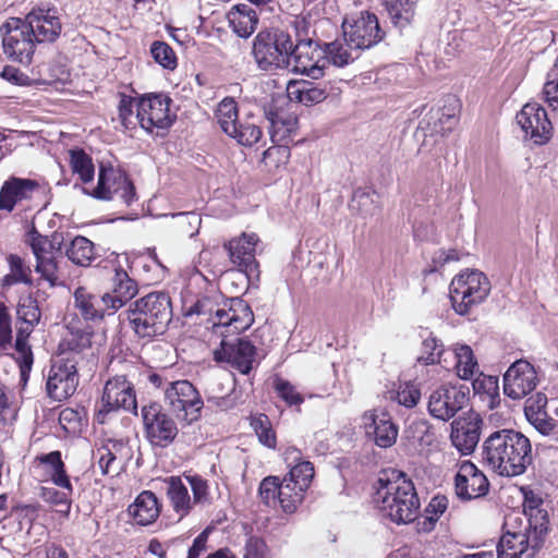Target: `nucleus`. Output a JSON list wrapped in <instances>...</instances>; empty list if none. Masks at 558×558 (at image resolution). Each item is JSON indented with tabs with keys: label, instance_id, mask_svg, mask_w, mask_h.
<instances>
[{
	"label": "nucleus",
	"instance_id": "nucleus-56",
	"mask_svg": "<svg viewBox=\"0 0 558 558\" xmlns=\"http://www.w3.org/2000/svg\"><path fill=\"white\" fill-rule=\"evenodd\" d=\"M243 558H269V549L266 542L256 535H250L242 550Z\"/></svg>",
	"mask_w": 558,
	"mask_h": 558
},
{
	"label": "nucleus",
	"instance_id": "nucleus-19",
	"mask_svg": "<svg viewBox=\"0 0 558 558\" xmlns=\"http://www.w3.org/2000/svg\"><path fill=\"white\" fill-rule=\"evenodd\" d=\"M326 65L325 50L318 41L293 44L290 66L294 72L317 80L324 75Z\"/></svg>",
	"mask_w": 558,
	"mask_h": 558
},
{
	"label": "nucleus",
	"instance_id": "nucleus-55",
	"mask_svg": "<svg viewBox=\"0 0 558 558\" xmlns=\"http://www.w3.org/2000/svg\"><path fill=\"white\" fill-rule=\"evenodd\" d=\"M150 53L154 60L166 69H173L177 64V58L172 48L162 41H155L151 45Z\"/></svg>",
	"mask_w": 558,
	"mask_h": 558
},
{
	"label": "nucleus",
	"instance_id": "nucleus-50",
	"mask_svg": "<svg viewBox=\"0 0 558 558\" xmlns=\"http://www.w3.org/2000/svg\"><path fill=\"white\" fill-rule=\"evenodd\" d=\"M290 158V149L284 145H276L263 154V162L269 171H276L286 166Z\"/></svg>",
	"mask_w": 558,
	"mask_h": 558
},
{
	"label": "nucleus",
	"instance_id": "nucleus-42",
	"mask_svg": "<svg viewBox=\"0 0 558 558\" xmlns=\"http://www.w3.org/2000/svg\"><path fill=\"white\" fill-rule=\"evenodd\" d=\"M305 492L306 489L300 487L298 484H294L291 481H288L287 477H284L281 481L278 497V502L280 504L282 510L287 513H293L303 501Z\"/></svg>",
	"mask_w": 558,
	"mask_h": 558
},
{
	"label": "nucleus",
	"instance_id": "nucleus-18",
	"mask_svg": "<svg viewBox=\"0 0 558 558\" xmlns=\"http://www.w3.org/2000/svg\"><path fill=\"white\" fill-rule=\"evenodd\" d=\"M77 361L65 357L54 363L48 375L47 392L50 398L62 401L71 397L78 385Z\"/></svg>",
	"mask_w": 558,
	"mask_h": 558
},
{
	"label": "nucleus",
	"instance_id": "nucleus-8",
	"mask_svg": "<svg viewBox=\"0 0 558 558\" xmlns=\"http://www.w3.org/2000/svg\"><path fill=\"white\" fill-rule=\"evenodd\" d=\"M163 402L181 427L191 426L202 416L204 401L192 383L173 380L165 388Z\"/></svg>",
	"mask_w": 558,
	"mask_h": 558
},
{
	"label": "nucleus",
	"instance_id": "nucleus-10",
	"mask_svg": "<svg viewBox=\"0 0 558 558\" xmlns=\"http://www.w3.org/2000/svg\"><path fill=\"white\" fill-rule=\"evenodd\" d=\"M144 434L153 447L166 448L171 445L179 434V422L155 401L144 404L141 409Z\"/></svg>",
	"mask_w": 558,
	"mask_h": 558
},
{
	"label": "nucleus",
	"instance_id": "nucleus-37",
	"mask_svg": "<svg viewBox=\"0 0 558 558\" xmlns=\"http://www.w3.org/2000/svg\"><path fill=\"white\" fill-rule=\"evenodd\" d=\"M327 64L332 63L336 66H344L359 57L360 49L353 48L350 41L344 37L326 44L324 47Z\"/></svg>",
	"mask_w": 558,
	"mask_h": 558
},
{
	"label": "nucleus",
	"instance_id": "nucleus-2",
	"mask_svg": "<svg viewBox=\"0 0 558 558\" xmlns=\"http://www.w3.org/2000/svg\"><path fill=\"white\" fill-rule=\"evenodd\" d=\"M482 459L488 469L500 476H519L533 462L532 445L521 432L499 429L483 441Z\"/></svg>",
	"mask_w": 558,
	"mask_h": 558
},
{
	"label": "nucleus",
	"instance_id": "nucleus-4",
	"mask_svg": "<svg viewBox=\"0 0 558 558\" xmlns=\"http://www.w3.org/2000/svg\"><path fill=\"white\" fill-rule=\"evenodd\" d=\"M125 314L138 337L153 338L162 335L171 320V302L167 294L153 292L132 303Z\"/></svg>",
	"mask_w": 558,
	"mask_h": 558
},
{
	"label": "nucleus",
	"instance_id": "nucleus-33",
	"mask_svg": "<svg viewBox=\"0 0 558 558\" xmlns=\"http://www.w3.org/2000/svg\"><path fill=\"white\" fill-rule=\"evenodd\" d=\"M229 26L242 38L250 37L256 29L258 16L256 11L247 4H238L227 14Z\"/></svg>",
	"mask_w": 558,
	"mask_h": 558
},
{
	"label": "nucleus",
	"instance_id": "nucleus-12",
	"mask_svg": "<svg viewBox=\"0 0 558 558\" xmlns=\"http://www.w3.org/2000/svg\"><path fill=\"white\" fill-rule=\"evenodd\" d=\"M119 409L137 412L133 384L124 375H118L107 380L101 400L96 405L95 420L97 423L104 424L107 416Z\"/></svg>",
	"mask_w": 558,
	"mask_h": 558
},
{
	"label": "nucleus",
	"instance_id": "nucleus-60",
	"mask_svg": "<svg viewBox=\"0 0 558 558\" xmlns=\"http://www.w3.org/2000/svg\"><path fill=\"white\" fill-rule=\"evenodd\" d=\"M15 349L17 353V362L21 369V375L24 377L31 371L33 365V353L26 340L17 337L15 341Z\"/></svg>",
	"mask_w": 558,
	"mask_h": 558
},
{
	"label": "nucleus",
	"instance_id": "nucleus-20",
	"mask_svg": "<svg viewBox=\"0 0 558 558\" xmlns=\"http://www.w3.org/2000/svg\"><path fill=\"white\" fill-rule=\"evenodd\" d=\"M537 384L536 371L525 360L513 362L504 375V392L513 400L522 399L531 393Z\"/></svg>",
	"mask_w": 558,
	"mask_h": 558
},
{
	"label": "nucleus",
	"instance_id": "nucleus-39",
	"mask_svg": "<svg viewBox=\"0 0 558 558\" xmlns=\"http://www.w3.org/2000/svg\"><path fill=\"white\" fill-rule=\"evenodd\" d=\"M228 136L242 146H252L262 138L263 132L259 125L247 117L240 119Z\"/></svg>",
	"mask_w": 558,
	"mask_h": 558
},
{
	"label": "nucleus",
	"instance_id": "nucleus-46",
	"mask_svg": "<svg viewBox=\"0 0 558 558\" xmlns=\"http://www.w3.org/2000/svg\"><path fill=\"white\" fill-rule=\"evenodd\" d=\"M8 262L11 272L4 277V284L11 286L17 282H23L31 286L33 283L31 269L24 264V260L19 255L11 254Z\"/></svg>",
	"mask_w": 558,
	"mask_h": 558
},
{
	"label": "nucleus",
	"instance_id": "nucleus-5",
	"mask_svg": "<svg viewBox=\"0 0 558 558\" xmlns=\"http://www.w3.org/2000/svg\"><path fill=\"white\" fill-rule=\"evenodd\" d=\"M292 34L282 29L262 31L253 41V56L263 71L287 69L291 65Z\"/></svg>",
	"mask_w": 558,
	"mask_h": 558
},
{
	"label": "nucleus",
	"instance_id": "nucleus-64",
	"mask_svg": "<svg viewBox=\"0 0 558 558\" xmlns=\"http://www.w3.org/2000/svg\"><path fill=\"white\" fill-rule=\"evenodd\" d=\"M547 404V397L543 392H536L532 395L525 401L524 413L526 417H533L534 415H543L546 413L545 408Z\"/></svg>",
	"mask_w": 558,
	"mask_h": 558
},
{
	"label": "nucleus",
	"instance_id": "nucleus-31",
	"mask_svg": "<svg viewBox=\"0 0 558 558\" xmlns=\"http://www.w3.org/2000/svg\"><path fill=\"white\" fill-rule=\"evenodd\" d=\"M129 513L138 525L154 523L160 514L158 499L150 490L142 492L135 501L129 506Z\"/></svg>",
	"mask_w": 558,
	"mask_h": 558
},
{
	"label": "nucleus",
	"instance_id": "nucleus-63",
	"mask_svg": "<svg viewBox=\"0 0 558 558\" xmlns=\"http://www.w3.org/2000/svg\"><path fill=\"white\" fill-rule=\"evenodd\" d=\"M17 315L27 324L34 325L40 318V311L35 300L25 299L17 306Z\"/></svg>",
	"mask_w": 558,
	"mask_h": 558
},
{
	"label": "nucleus",
	"instance_id": "nucleus-6",
	"mask_svg": "<svg viewBox=\"0 0 558 558\" xmlns=\"http://www.w3.org/2000/svg\"><path fill=\"white\" fill-rule=\"evenodd\" d=\"M492 284L487 276L476 269H465L456 275L450 283V300L454 312L469 314L489 295Z\"/></svg>",
	"mask_w": 558,
	"mask_h": 558
},
{
	"label": "nucleus",
	"instance_id": "nucleus-32",
	"mask_svg": "<svg viewBox=\"0 0 558 558\" xmlns=\"http://www.w3.org/2000/svg\"><path fill=\"white\" fill-rule=\"evenodd\" d=\"M524 518V530L532 539V555H535L544 545L549 533V515L547 510L520 513Z\"/></svg>",
	"mask_w": 558,
	"mask_h": 558
},
{
	"label": "nucleus",
	"instance_id": "nucleus-14",
	"mask_svg": "<svg viewBox=\"0 0 558 558\" xmlns=\"http://www.w3.org/2000/svg\"><path fill=\"white\" fill-rule=\"evenodd\" d=\"M532 555V539L524 530V518L520 512L511 511L505 517L502 535L497 544V558H521Z\"/></svg>",
	"mask_w": 558,
	"mask_h": 558
},
{
	"label": "nucleus",
	"instance_id": "nucleus-21",
	"mask_svg": "<svg viewBox=\"0 0 558 558\" xmlns=\"http://www.w3.org/2000/svg\"><path fill=\"white\" fill-rule=\"evenodd\" d=\"M489 489L486 475L471 461H462L454 476V493L461 500L485 496Z\"/></svg>",
	"mask_w": 558,
	"mask_h": 558
},
{
	"label": "nucleus",
	"instance_id": "nucleus-54",
	"mask_svg": "<svg viewBox=\"0 0 558 558\" xmlns=\"http://www.w3.org/2000/svg\"><path fill=\"white\" fill-rule=\"evenodd\" d=\"M281 482L277 476H268L264 478L258 488V494L264 504L267 506H276L278 502Z\"/></svg>",
	"mask_w": 558,
	"mask_h": 558
},
{
	"label": "nucleus",
	"instance_id": "nucleus-41",
	"mask_svg": "<svg viewBox=\"0 0 558 558\" xmlns=\"http://www.w3.org/2000/svg\"><path fill=\"white\" fill-rule=\"evenodd\" d=\"M215 118L221 131L229 135L240 120L236 101L231 97H225L215 110Z\"/></svg>",
	"mask_w": 558,
	"mask_h": 558
},
{
	"label": "nucleus",
	"instance_id": "nucleus-23",
	"mask_svg": "<svg viewBox=\"0 0 558 558\" xmlns=\"http://www.w3.org/2000/svg\"><path fill=\"white\" fill-rule=\"evenodd\" d=\"M38 183L32 179L10 177L0 187V210L12 213L31 201L38 191Z\"/></svg>",
	"mask_w": 558,
	"mask_h": 558
},
{
	"label": "nucleus",
	"instance_id": "nucleus-28",
	"mask_svg": "<svg viewBox=\"0 0 558 558\" xmlns=\"http://www.w3.org/2000/svg\"><path fill=\"white\" fill-rule=\"evenodd\" d=\"M137 283L121 267L114 269L111 279V290L104 293L112 312L123 307L137 294Z\"/></svg>",
	"mask_w": 558,
	"mask_h": 558
},
{
	"label": "nucleus",
	"instance_id": "nucleus-44",
	"mask_svg": "<svg viewBox=\"0 0 558 558\" xmlns=\"http://www.w3.org/2000/svg\"><path fill=\"white\" fill-rule=\"evenodd\" d=\"M70 166L72 172L84 183H92L95 175V167L92 158L82 149L70 151Z\"/></svg>",
	"mask_w": 558,
	"mask_h": 558
},
{
	"label": "nucleus",
	"instance_id": "nucleus-27",
	"mask_svg": "<svg viewBox=\"0 0 558 558\" xmlns=\"http://www.w3.org/2000/svg\"><path fill=\"white\" fill-rule=\"evenodd\" d=\"M368 434L374 435L375 444L380 448H389L396 444L398 427L387 413L369 412L363 416Z\"/></svg>",
	"mask_w": 558,
	"mask_h": 558
},
{
	"label": "nucleus",
	"instance_id": "nucleus-16",
	"mask_svg": "<svg viewBox=\"0 0 558 558\" xmlns=\"http://www.w3.org/2000/svg\"><path fill=\"white\" fill-rule=\"evenodd\" d=\"M172 100L163 94H149L137 100L140 125L147 132L165 130L172 125L177 114L171 110Z\"/></svg>",
	"mask_w": 558,
	"mask_h": 558
},
{
	"label": "nucleus",
	"instance_id": "nucleus-26",
	"mask_svg": "<svg viewBox=\"0 0 558 558\" xmlns=\"http://www.w3.org/2000/svg\"><path fill=\"white\" fill-rule=\"evenodd\" d=\"M74 306L86 322L99 323L106 315H113L105 294L96 295L84 287H78L74 292Z\"/></svg>",
	"mask_w": 558,
	"mask_h": 558
},
{
	"label": "nucleus",
	"instance_id": "nucleus-57",
	"mask_svg": "<svg viewBox=\"0 0 558 558\" xmlns=\"http://www.w3.org/2000/svg\"><path fill=\"white\" fill-rule=\"evenodd\" d=\"M271 128L274 130L272 137L279 135V140L289 135L296 125V118L292 116L284 117L282 113H275L270 118Z\"/></svg>",
	"mask_w": 558,
	"mask_h": 558
},
{
	"label": "nucleus",
	"instance_id": "nucleus-49",
	"mask_svg": "<svg viewBox=\"0 0 558 558\" xmlns=\"http://www.w3.org/2000/svg\"><path fill=\"white\" fill-rule=\"evenodd\" d=\"M408 437L420 446H429L434 441V433L428 421L424 418L413 421L408 429Z\"/></svg>",
	"mask_w": 558,
	"mask_h": 558
},
{
	"label": "nucleus",
	"instance_id": "nucleus-53",
	"mask_svg": "<svg viewBox=\"0 0 558 558\" xmlns=\"http://www.w3.org/2000/svg\"><path fill=\"white\" fill-rule=\"evenodd\" d=\"M391 399H395L400 405L405 408H413L421 399L420 389L412 383L400 384L399 388Z\"/></svg>",
	"mask_w": 558,
	"mask_h": 558
},
{
	"label": "nucleus",
	"instance_id": "nucleus-9",
	"mask_svg": "<svg viewBox=\"0 0 558 558\" xmlns=\"http://www.w3.org/2000/svg\"><path fill=\"white\" fill-rule=\"evenodd\" d=\"M27 244L36 258L35 271L40 278L54 287L60 282L59 269L54 252L61 248L62 234L53 233L51 238L41 235L35 227L27 232Z\"/></svg>",
	"mask_w": 558,
	"mask_h": 558
},
{
	"label": "nucleus",
	"instance_id": "nucleus-38",
	"mask_svg": "<svg viewBox=\"0 0 558 558\" xmlns=\"http://www.w3.org/2000/svg\"><path fill=\"white\" fill-rule=\"evenodd\" d=\"M65 255L74 264L87 267L96 258L94 243L85 236H75L65 250Z\"/></svg>",
	"mask_w": 558,
	"mask_h": 558
},
{
	"label": "nucleus",
	"instance_id": "nucleus-15",
	"mask_svg": "<svg viewBox=\"0 0 558 558\" xmlns=\"http://www.w3.org/2000/svg\"><path fill=\"white\" fill-rule=\"evenodd\" d=\"M342 31L350 45L360 50L373 47L384 37L377 16L368 11L347 16L342 23Z\"/></svg>",
	"mask_w": 558,
	"mask_h": 558
},
{
	"label": "nucleus",
	"instance_id": "nucleus-22",
	"mask_svg": "<svg viewBox=\"0 0 558 558\" xmlns=\"http://www.w3.org/2000/svg\"><path fill=\"white\" fill-rule=\"evenodd\" d=\"M517 122L525 135L536 144H544L551 135V123L546 110L537 102H529L517 114Z\"/></svg>",
	"mask_w": 558,
	"mask_h": 558
},
{
	"label": "nucleus",
	"instance_id": "nucleus-62",
	"mask_svg": "<svg viewBox=\"0 0 558 558\" xmlns=\"http://www.w3.org/2000/svg\"><path fill=\"white\" fill-rule=\"evenodd\" d=\"M448 504L449 500L444 495H437L433 497L425 510V521H427L429 525L433 526L438 521L440 515L447 510Z\"/></svg>",
	"mask_w": 558,
	"mask_h": 558
},
{
	"label": "nucleus",
	"instance_id": "nucleus-48",
	"mask_svg": "<svg viewBox=\"0 0 558 558\" xmlns=\"http://www.w3.org/2000/svg\"><path fill=\"white\" fill-rule=\"evenodd\" d=\"M251 426L253 427L255 434L258 437V440L266 447L274 449L277 444L276 433L272 429L271 423L267 415L259 414L254 416L251 421Z\"/></svg>",
	"mask_w": 558,
	"mask_h": 558
},
{
	"label": "nucleus",
	"instance_id": "nucleus-58",
	"mask_svg": "<svg viewBox=\"0 0 558 558\" xmlns=\"http://www.w3.org/2000/svg\"><path fill=\"white\" fill-rule=\"evenodd\" d=\"M275 389L278 396L289 405H300L304 401L296 388L287 380L277 379Z\"/></svg>",
	"mask_w": 558,
	"mask_h": 558
},
{
	"label": "nucleus",
	"instance_id": "nucleus-61",
	"mask_svg": "<svg viewBox=\"0 0 558 558\" xmlns=\"http://www.w3.org/2000/svg\"><path fill=\"white\" fill-rule=\"evenodd\" d=\"M292 32L295 37L294 45L306 44L308 41H316L314 39L315 31L312 28L310 23L304 19L296 16L292 22Z\"/></svg>",
	"mask_w": 558,
	"mask_h": 558
},
{
	"label": "nucleus",
	"instance_id": "nucleus-47",
	"mask_svg": "<svg viewBox=\"0 0 558 558\" xmlns=\"http://www.w3.org/2000/svg\"><path fill=\"white\" fill-rule=\"evenodd\" d=\"M119 120L125 130H132L140 124L137 118V100L131 96L121 95L119 106Z\"/></svg>",
	"mask_w": 558,
	"mask_h": 558
},
{
	"label": "nucleus",
	"instance_id": "nucleus-51",
	"mask_svg": "<svg viewBox=\"0 0 558 558\" xmlns=\"http://www.w3.org/2000/svg\"><path fill=\"white\" fill-rule=\"evenodd\" d=\"M173 218L175 219V226L183 234L192 238L198 233L202 223L198 214L194 211L178 213L173 215Z\"/></svg>",
	"mask_w": 558,
	"mask_h": 558
},
{
	"label": "nucleus",
	"instance_id": "nucleus-24",
	"mask_svg": "<svg viewBox=\"0 0 558 558\" xmlns=\"http://www.w3.org/2000/svg\"><path fill=\"white\" fill-rule=\"evenodd\" d=\"M22 20L37 44L53 43L61 34L62 24L56 10L35 9Z\"/></svg>",
	"mask_w": 558,
	"mask_h": 558
},
{
	"label": "nucleus",
	"instance_id": "nucleus-29",
	"mask_svg": "<svg viewBox=\"0 0 558 558\" xmlns=\"http://www.w3.org/2000/svg\"><path fill=\"white\" fill-rule=\"evenodd\" d=\"M259 242L255 233H243L225 243L231 262L240 268H247L255 262L256 245Z\"/></svg>",
	"mask_w": 558,
	"mask_h": 558
},
{
	"label": "nucleus",
	"instance_id": "nucleus-1",
	"mask_svg": "<svg viewBox=\"0 0 558 558\" xmlns=\"http://www.w3.org/2000/svg\"><path fill=\"white\" fill-rule=\"evenodd\" d=\"M216 333L223 337L220 348L214 356L218 362H227L241 374H248L256 364V347L245 338L227 340V337L245 331L254 322L248 304L239 299H231L223 307H217L211 317Z\"/></svg>",
	"mask_w": 558,
	"mask_h": 558
},
{
	"label": "nucleus",
	"instance_id": "nucleus-3",
	"mask_svg": "<svg viewBox=\"0 0 558 558\" xmlns=\"http://www.w3.org/2000/svg\"><path fill=\"white\" fill-rule=\"evenodd\" d=\"M374 500L380 512L398 524L410 523L418 514L420 499L414 484L401 471L383 472Z\"/></svg>",
	"mask_w": 558,
	"mask_h": 558
},
{
	"label": "nucleus",
	"instance_id": "nucleus-11",
	"mask_svg": "<svg viewBox=\"0 0 558 558\" xmlns=\"http://www.w3.org/2000/svg\"><path fill=\"white\" fill-rule=\"evenodd\" d=\"M83 192L100 201H110L118 196L126 205L132 204L136 195L135 186L125 172L102 162L98 170L97 185L93 189L83 187Z\"/></svg>",
	"mask_w": 558,
	"mask_h": 558
},
{
	"label": "nucleus",
	"instance_id": "nucleus-52",
	"mask_svg": "<svg viewBox=\"0 0 558 558\" xmlns=\"http://www.w3.org/2000/svg\"><path fill=\"white\" fill-rule=\"evenodd\" d=\"M444 353L442 344L432 336H428L423 340L422 352L418 356V361L425 365L440 363V357Z\"/></svg>",
	"mask_w": 558,
	"mask_h": 558
},
{
	"label": "nucleus",
	"instance_id": "nucleus-35",
	"mask_svg": "<svg viewBox=\"0 0 558 558\" xmlns=\"http://www.w3.org/2000/svg\"><path fill=\"white\" fill-rule=\"evenodd\" d=\"M38 468L43 470L45 476L62 489H71V482L65 471V465L60 451H51L36 458Z\"/></svg>",
	"mask_w": 558,
	"mask_h": 558
},
{
	"label": "nucleus",
	"instance_id": "nucleus-40",
	"mask_svg": "<svg viewBox=\"0 0 558 558\" xmlns=\"http://www.w3.org/2000/svg\"><path fill=\"white\" fill-rule=\"evenodd\" d=\"M456 357L454 368L457 375L461 379H471L476 373H478V364L474 357L471 347L466 344H459L453 350Z\"/></svg>",
	"mask_w": 558,
	"mask_h": 558
},
{
	"label": "nucleus",
	"instance_id": "nucleus-30",
	"mask_svg": "<svg viewBox=\"0 0 558 558\" xmlns=\"http://www.w3.org/2000/svg\"><path fill=\"white\" fill-rule=\"evenodd\" d=\"M283 457L284 461L289 465H292L288 476H286L287 480L291 481L294 484H298L300 487L304 489H307L314 477L313 463L303 460L301 451L295 447L287 448L283 453Z\"/></svg>",
	"mask_w": 558,
	"mask_h": 558
},
{
	"label": "nucleus",
	"instance_id": "nucleus-59",
	"mask_svg": "<svg viewBox=\"0 0 558 558\" xmlns=\"http://www.w3.org/2000/svg\"><path fill=\"white\" fill-rule=\"evenodd\" d=\"M92 333L86 331H77L71 335L68 340V347L70 352L66 357L74 359L75 355L82 353L85 350L90 349Z\"/></svg>",
	"mask_w": 558,
	"mask_h": 558
},
{
	"label": "nucleus",
	"instance_id": "nucleus-45",
	"mask_svg": "<svg viewBox=\"0 0 558 558\" xmlns=\"http://www.w3.org/2000/svg\"><path fill=\"white\" fill-rule=\"evenodd\" d=\"M418 0H391L388 3V13L392 23L403 27L408 25L415 14Z\"/></svg>",
	"mask_w": 558,
	"mask_h": 558
},
{
	"label": "nucleus",
	"instance_id": "nucleus-13",
	"mask_svg": "<svg viewBox=\"0 0 558 558\" xmlns=\"http://www.w3.org/2000/svg\"><path fill=\"white\" fill-rule=\"evenodd\" d=\"M4 54L20 63H29L37 41L20 17L9 19L0 28Z\"/></svg>",
	"mask_w": 558,
	"mask_h": 558
},
{
	"label": "nucleus",
	"instance_id": "nucleus-43",
	"mask_svg": "<svg viewBox=\"0 0 558 558\" xmlns=\"http://www.w3.org/2000/svg\"><path fill=\"white\" fill-rule=\"evenodd\" d=\"M73 487L71 489L58 490L53 487H41L40 497L51 506L56 512L68 518L71 511Z\"/></svg>",
	"mask_w": 558,
	"mask_h": 558
},
{
	"label": "nucleus",
	"instance_id": "nucleus-17",
	"mask_svg": "<svg viewBox=\"0 0 558 558\" xmlns=\"http://www.w3.org/2000/svg\"><path fill=\"white\" fill-rule=\"evenodd\" d=\"M469 402V388L457 385H441L434 389L427 401L428 413L440 421L447 422Z\"/></svg>",
	"mask_w": 558,
	"mask_h": 558
},
{
	"label": "nucleus",
	"instance_id": "nucleus-25",
	"mask_svg": "<svg viewBox=\"0 0 558 558\" xmlns=\"http://www.w3.org/2000/svg\"><path fill=\"white\" fill-rule=\"evenodd\" d=\"M481 424L482 420L477 414H470L451 423V442L462 454H470L476 448Z\"/></svg>",
	"mask_w": 558,
	"mask_h": 558
},
{
	"label": "nucleus",
	"instance_id": "nucleus-34",
	"mask_svg": "<svg viewBox=\"0 0 558 558\" xmlns=\"http://www.w3.org/2000/svg\"><path fill=\"white\" fill-rule=\"evenodd\" d=\"M287 96L291 101L313 106L326 99L327 92L308 81H291L287 85Z\"/></svg>",
	"mask_w": 558,
	"mask_h": 558
},
{
	"label": "nucleus",
	"instance_id": "nucleus-36",
	"mask_svg": "<svg viewBox=\"0 0 558 558\" xmlns=\"http://www.w3.org/2000/svg\"><path fill=\"white\" fill-rule=\"evenodd\" d=\"M123 449V442L109 439L93 451V459L97 461L101 474L118 473L120 466L117 459Z\"/></svg>",
	"mask_w": 558,
	"mask_h": 558
},
{
	"label": "nucleus",
	"instance_id": "nucleus-7",
	"mask_svg": "<svg viewBox=\"0 0 558 558\" xmlns=\"http://www.w3.org/2000/svg\"><path fill=\"white\" fill-rule=\"evenodd\" d=\"M181 477L170 476L165 481L166 494L173 511L180 519L186 517L195 507H204L210 502L209 486L206 480L198 475Z\"/></svg>",
	"mask_w": 558,
	"mask_h": 558
}]
</instances>
